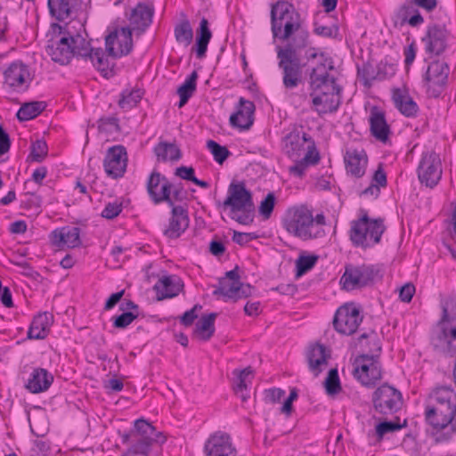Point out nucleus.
Segmentation results:
<instances>
[{
    "mask_svg": "<svg viewBox=\"0 0 456 456\" xmlns=\"http://www.w3.org/2000/svg\"><path fill=\"white\" fill-rule=\"evenodd\" d=\"M46 103L45 102H31L21 105L16 116L20 121H28L37 118L45 109Z\"/></svg>",
    "mask_w": 456,
    "mask_h": 456,
    "instance_id": "obj_45",
    "label": "nucleus"
},
{
    "mask_svg": "<svg viewBox=\"0 0 456 456\" xmlns=\"http://www.w3.org/2000/svg\"><path fill=\"white\" fill-rule=\"evenodd\" d=\"M143 96V91L137 88L129 90H123L120 94L118 100V106L124 110H131L140 102Z\"/></svg>",
    "mask_w": 456,
    "mask_h": 456,
    "instance_id": "obj_47",
    "label": "nucleus"
},
{
    "mask_svg": "<svg viewBox=\"0 0 456 456\" xmlns=\"http://www.w3.org/2000/svg\"><path fill=\"white\" fill-rule=\"evenodd\" d=\"M393 102L395 108L405 117L414 118L419 111V106L407 91L396 88L393 91Z\"/></svg>",
    "mask_w": 456,
    "mask_h": 456,
    "instance_id": "obj_34",
    "label": "nucleus"
},
{
    "mask_svg": "<svg viewBox=\"0 0 456 456\" xmlns=\"http://www.w3.org/2000/svg\"><path fill=\"white\" fill-rule=\"evenodd\" d=\"M175 40L185 46L191 45L193 39V30L188 20H183L177 23L174 29Z\"/></svg>",
    "mask_w": 456,
    "mask_h": 456,
    "instance_id": "obj_46",
    "label": "nucleus"
},
{
    "mask_svg": "<svg viewBox=\"0 0 456 456\" xmlns=\"http://www.w3.org/2000/svg\"><path fill=\"white\" fill-rule=\"evenodd\" d=\"M138 316V313L123 312L121 314L112 317L113 327L117 329H126L128 327Z\"/></svg>",
    "mask_w": 456,
    "mask_h": 456,
    "instance_id": "obj_59",
    "label": "nucleus"
},
{
    "mask_svg": "<svg viewBox=\"0 0 456 456\" xmlns=\"http://www.w3.org/2000/svg\"><path fill=\"white\" fill-rule=\"evenodd\" d=\"M393 21L395 27L409 25L411 28H419L425 20L419 8L411 0H408L395 11Z\"/></svg>",
    "mask_w": 456,
    "mask_h": 456,
    "instance_id": "obj_25",
    "label": "nucleus"
},
{
    "mask_svg": "<svg viewBox=\"0 0 456 456\" xmlns=\"http://www.w3.org/2000/svg\"><path fill=\"white\" fill-rule=\"evenodd\" d=\"M53 323V314L52 313H38L32 319L27 332V338L36 340L45 339L49 335Z\"/></svg>",
    "mask_w": 456,
    "mask_h": 456,
    "instance_id": "obj_31",
    "label": "nucleus"
},
{
    "mask_svg": "<svg viewBox=\"0 0 456 456\" xmlns=\"http://www.w3.org/2000/svg\"><path fill=\"white\" fill-rule=\"evenodd\" d=\"M418 177L422 184L434 188L442 177V163L440 157L435 151L422 153L418 169Z\"/></svg>",
    "mask_w": 456,
    "mask_h": 456,
    "instance_id": "obj_15",
    "label": "nucleus"
},
{
    "mask_svg": "<svg viewBox=\"0 0 456 456\" xmlns=\"http://www.w3.org/2000/svg\"><path fill=\"white\" fill-rule=\"evenodd\" d=\"M330 354L321 344L312 346L307 353V362L310 370L317 377L322 371V366L327 365Z\"/></svg>",
    "mask_w": 456,
    "mask_h": 456,
    "instance_id": "obj_36",
    "label": "nucleus"
},
{
    "mask_svg": "<svg viewBox=\"0 0 456 456\" xmlns=\"http://www.w3.org/2000/svg\"><path fill=\"white\" fill-rule=\"evenodd\" d=\"M326 393L330 395L338 394L341 390L340 380L337 369H330L324 380Z\"/></svg>",
    "mask_w": 456,
    "mask_h": 456,
    "instance_id": "obj_52",
    "label": "nucleus"
},
{
    "mask_svg": "<svg viewBox=\"0 0 456 456\" xmlns=\"http://www.w3.org/2000/svg\"><path fill=\"white\" fill-rule=\"evenodd\" d=\"M233 373L236 375L233 388L236 394H240L242 401H246L248 398V393L247 392V378L252 375L253 370L251 367H247L240 371L235 370Z\"/></svg>",
    "mask_w": 456,
    "mask_h": 456,
    "instance_id": "obj_48",
    "label": "nucleus"
},
{
    "mask_svg": "<svg viewBox=\"0 0 456 456\" xmlns=\"http://www.w3.org/2000/svg\"><path fill=\"white\" fill-rule=\"evenodd\" d=\"M322 66L325 67V63L320 62L317 67H314L309 70L310 96L322 94V92L342 94V87L338 85L337 79L333 76H330L327 71L321 74L318 73Z\"/></svg>",
    "mask_w": 456,
    "mask_h": 456,
    "instance_id": "obj_21",
    "label": "nucleus"
},
{
    "mask_svg": "<svg viewBox=\"0 0 456 456\" xmlns=\"http://www.w3.org/2000/svg\"><path fill=\"white\" fill-rule=\"evenodd\" d=\"M282 227L291 235L303 240L317 238L319 231H314L313 212L305 205L286 209L281 217Z\"/></svg>",
    "mask_w": 456,
    "mask_h": 456,
    "instance_id": "obj_7",
    "label": "nucleus"
},
{
    "mask_svg": "<svg viewBox=\"0 0 456 456\" xmlns=\"http://www.w3.org/2000/svg\"><path fill=\"white\" fill-rule=\"evenodd\" d=\"M255 104L243 97L240 98L236 111L230 116V124L241 130L248 129L254 123Z\"/></svg>",
    "mask_w": 456,
    "mask_h": 456,
    "instance_id": "obj_28",
    "label": "nucleus"
},
{
    "mask_svg": "<svg viewBox=\"0 0 456 456\" xmlns=\"http://www.w3.org/2000/svg\"><path fill=\"white\" fill-rule=\"evenodd\" d=\"M198 72L193 70L185 79V81L177 88L179 95L178 108L183 107L193 95L197 89Z\"/></svg>",
    "mask_w": 456,
    "mask_h": 456,
    "instance_id": "obj_43",
    "label": "nucleus"
},
{
    "mask_svg": "<svg viewBox=\"0 0 456 456\" xmlns=\"http://www.w3.org/2000/svg\"><path fill=\"white\" fill-rule=\"evenodd\" d=\"M318 260V255L310 254L306 251L300 252L295 262L296 277L299 278L310 272L316 265Z\"/></svg>",
    "mask_w": 456,
    "mask_h": 456,
    "instance_id": "obj_44",
    "label": "nucleus"
},
{
    "mask_svg": "<svg viewBox=\"0 0 456 456\" xmlns=\"http://www.w3.org/2000/svg\"><path fill=\"white\" fill-rule=\"evenodd\" d=\"M153 8L145 4L139 3L132 11L130 23L132 29L144 31L151 23Z\"/></svg>",
    "mask_w": 456,
    "mask_h": 456,
    "instance_id": "obj_37",
    "label": "nucleus"
},
{
    "mask_svg": "<svg viewBox=\"0 0 456 456\" xmlns=\"http://www.w3.org/2000/svg\"><path fill=\"white\" fill-rule=\"evenodd\" d=\"M387 417L383 418V420L375 427V432L379 441H381L386 434L400 430L407 425L406 420H404L403 424H400L397 421L387 420ZM380 419H382L381 416Z\"/></svg>",
    "mask_w": 456,
    "mask_h": 456,
    "instance_id": "obj_50",
    "label": "nucleus"
},
{
    "mask_svg": "<svg viewBox=\"0 0 456 456\" xmlns=\"http://www.w3.org/2000/svg\"><path fill=\"white\" fill-rule=\"evenodd\" d=\"M217 314L210 313L207 315H202L197 322L193 333L203 341H208L215 334V321Z\"/></svg>",
    "mask_w": 456,
    "mask_h": 456,
    "instance_id": "obj_42",
    "label": "nucleus"
},
{
    "mask_svg": "<svg viewBox=\"0 0 456 456\" xmlns=\"http://www.w3.org/2000/svg\"><path fill=\"white\" fill-rule=\"evenodd\" d=\"M53 381V376L43 368L35 369L26 384V388L33 394L46 391Z\"/></svg>",
    "mask_w": 456,
    "mask_h": 456,
    "instance_id": "obj_35",
    "label": "nucleus"
},
{
    "mask_svg": "<svg viewBox=\"0 0 456 456\" xmlns=\"http://www.w3.org/2000/svg\"><path fill=\"white\" fill-rule=\"evenodd\" d=\"M206 456H237V449L229 434L222 431L210 435L204 444Z\"/></svg>",
    "mask_w": 456,
    "mask_h": 456,
    "instance_id": "obj_23",
    "label": "nucleus"
},
{
    "mask_svg": "<svg viewBox=\"0 0 456 456\" xmlns=\"http://www.w3.org/2000/svg\"><path fill=\"white\" fill-rule=\"evenodd\" d=\"M378 276H380L379 269L376 265L348 264L339 282L344 289L350 291L371 285Z\"/></svg>",
    "mask_w": 456,
    "mask_h": 456,
    "instance_id": "obj_10",
    "label": "nucleus"
},
{
    "mask_svg": "<svg viewBox=\"0 0 456 456\" xmlns=\"http://www.w3.org/2000/svg\"><path fill=\"white\" fill-rule=\"evenodd\" d=\"M27 199L21 200L20 208L23 209H36L38 210L42 205V198L31 192H26Z\"/></svg>",
    "mask_w": 456,
    "mask_h": 456,
    "instance_id": "obj_61",
    "label": "nucleus"
},
{
    "mask_svg": "<svg viewBox=\"0 0 456 456\" xmlns=\"http://www.w3.org/2000/svg\"><path fill=\"white\" fill-rule=\"evenodd\" d=\"M105 47L114 59L128 55L133 50L132 29L122 27L110 32L105 38Z\"/></svg>",
    "mask_w": 456,
    "mask_h": 456,
    "instance_id": "obj_17",
    "label": "nucleus"
},
{
    "mask_svg": "<svg viewBox=\"0 0 456 456\" xmlns=\"http://www.w3.org/2000/svg\"><path fill=\"white\" fill-rule=\"evenodd\" d=\"M48 147L44 140H37L30 146L28 158L33 162H42L47 156Z\"/></svg>",
    "mask_w": 456,
    "mask_h": 456,
    "instance_id": "obj_53",
    "label": "nucleus"
},
{
    "mask_svg": "<svg viewBox=\"0 0 456 456\" xmlns=\"http://www.w3.org/2000/svg\"><path fill=\"white\" fill-rule=\"evenodd\" d=\"M127 167V152L123 145L110 147L104 157L103 167L107 175L118 179L124 175Z\"/></svg>",
    "mask_w": 456,
    "mask_h": 456,
    "instance_id": "obj_22",
    "label": "nucleus"
},
{
    "mask_svg": "<svg viewBox=\"0 0 456 456\" xmlns=\"http://www.w3.org/2000/svg\"><path fill=\"white\" fill-rule=\"evenodd\" d=\"M441 309L442 315L431 343L436 351L452 355L456 353V298L443 300Z\"/></svg>",
    "mask_w": 456,
    "mask_h": 456,
    "instance_id": "obj_5",
    "label": "nucleus"
},
{
    "mask_svg": "<svg viewBox=\"0 0 456 456\" xmlns=\"http://www.w3.org/2000/svg\"><path fill=\"white\" fill-rule=\"evenodd\" d=\"M171 189H170V200H171V205H168V207L173 208L176 207L175 202H183L188 200V192L183 188V185L179 183H171Z\"/></svg>",
    "mask_w": 456,
    "mask_h": 456,
    "instance_id": "obj_57",
    "label": "nucleus"
},
{
    "mask_svg": "<svg viewBox=\"0 0 456 456\" xmlns=\"http://www.w3.org/2000/svg\"><path fill=\"white\" fill-rule=\"evenodd\" d=\"M450 32L444 25L433 24L427 28L422 42L425 45V52L430 56H440L447 48V40Z\"/></svg>",
    "mask_w": 456,
    "mask_h": 456,
    "instance_id": "obj_20",
    "label": "nucleus"
},
{
    "mask_svg": "<svg viewBox=\"0 0 456 456\" xmlns=\"http://www.w3.org/2000/svg\"><path fill=\"white\" fill-rule=\"evenodd\" d=\"M153 151L158 161L160 162H175L183 157L182 151L175 142L161 141L154 147Z\"/></svg>",
    "mask_w": 456,
    "mask_h": 456,
    "instance_id": "obj_41",
    "label": "nucleus"
},
{
    "mask_svg": "<svg viewBox=\"0 0 456 456\" xmlns=\"http://www.w3.org/2000/svg\"><path fill=\"white\" fill-rule=\"evenodd\" d=\"M212 38V32L209 28L208 20L203 17L200 25L196 29L195 53L196 57L200 60L206 57L208 45Z\"/></svg>",
    "mask_w": 456,
    "mask_h": 456,
    "instance_id": "obj_38",
    "label": "nucleus"
},
{
    "mask_svg": "<svg viewBox=\"0 0 456 456\" xmlns=\"http://www.w3.org/2000/svg\"><path fill=\"white\" fill-rule=\"evenodd\" d=\"M81 4V0H47L50 16L61 22L77 17Z\"/></svg>",
    "mask_w": 456,
    "mask_h": 456,
    "instance_id": "obj_27",
    "label": "nucleus"
},
{
    "mask_svg": "<svg viewBox=\"0 0 456 456\" xmlns=\"http://www.w3.org/2000/svg\"><path fill=\"white\" fill-rule=\"evenodd\" d=\"M190 217L188 209L183 206L171 208L167 224L163 229V235L169 240H176L189 228Z\"/></svg>",
    "mask_w": 456,
    "mask_h": 456,
    "instance_id": "obj_24",
    "label": "nucleus"
},
{
    "mask_svg": "<svg viewBox=\"0 0 456 456\" xmlns=\"http://www.w3.org/2000/svg\"><path fill=\"white\" fill-rule=\"evenodd\" d=\"M357 344L360 346L362 354H377L378 357H380L382 345L375 330H370L369 332L361 334L357 338Z\"/></svg>",
    "mask_w": 456,
    "mask_h": 456,
    "instance_id": "obj_40",
    "label": "nucleus"
},
{
    "mask_svg": "<svg viewBox=\"0 0 456 456\" xmlns=\"http://www.w3.org/2000/svg\"><path fill=\"white\" fill-rule=\"evenodd\" d=\"M386 229L383 218H370L365 209H360L359 217L350 222L348 235L354 247L367 249L380 242Z\"/></svg>",
    "mask_w": 456,
    "mask_h": 456,
    "instance_id": "obj_6",
    "label": "nucleus"
},
{
    "mask_svg": "<svg viewBox=\"0 0 456 456\" xmlns=\"http://www.w3.org/2000/svg\"><path fill=\"white\" fill-rule=\"evenodd\" d=\"M98 129L106 133L119 131V119L117 117H102L98 120Z\"/></svg>",
    "mask_w": 456,
    "mask_h": 456,
    "instance_id": "obj_60",
    "label": "nucleus"
},
{
    "mask_svg": "<svg viewBox=\"0 0 456 456\" xmlns=\"http://www.w3.org/2000/svg\"><path fill=\"white\" fill-rule=\"evenodd\" d=\"M171 182L164 175L155 169L150 174L146 183V190L153 204L159 205L166 202L167 205H171Z\"/></svg>",
    "mask_w": 456,
    "mask_h": 456,
    "instance_id": "obj_19",
    "label": "nucleus"
},
{
    "mask_svg": "<svg viewBox=\"0 0 456 456\" xmlns=\"http://www.w3.org/2000/svg\"><path fill=\"white\" fill-rule=\"evenodd\" d=\"M123 202L120 200H115L114 201L108 202L102 211L101 216L108 220H112L122 212Z\"/></svg>",
    "mask_w": 456,
    "mask_h": 456,
    "instance_id": "obj_56",
    "label": "nucleus"
},
{
    "mask_svg": "<svg viewBox=\"0 0 456 456\" xmlns=\"http://www.w3.org/2000/svg\"><path fill=\"white\" fill-rule=\"evenodd\" d=\"M370 131L371 135L381 142H387L391 134L390 126L386 119L385 111L378 106H372L369 116Z\"/></svg>",
    "mask_w": 456,
    "mask_h": 456,
    "instance_id": "obj_29",
    "label": "nucleus"
},
{
    "mask_svg": "<svg viewBox=\"0 0 456 456\" xmlns=\"http://www.w3.org/2000/svg\"><path fill=\"white\" fill-rule=\"evenodd\" d=\"M240 289V281H232L229 279H220L219 287L213 292L214 296H223L224 297L234 299Z\"/></svg>",
    "mask_w": 456,
    "mask_h": 456,
    "instance_id": "obj_49",
    "label": "nucleus"
},
{
    "mask_svg": "<svg viewBox=\"0 0 456 456\" xmlns=\"http://www.w3.org/2000/svg\"><path fill=\"white\" fill-rule=\"evenodd\" d=\"M85 49L86 54L82 56L81 59L86 61H90L103 77L110 78L117 74L115 59L109 55L106 50L104 51L102 48H93L88 40H86Z\"/></svg>",
    "mask_w": 456,
    "mask_h": 456,
    "instance_id": "obj_18",
    "label": "nucleus"
},
{
    "mask_svg": "<svg viewBox=\"0 0 456 456\" xmlns=\"http://www.w3.org/2000/svg\"><path fill=\"white\" fill-rule=\"evenodd\" d=\"M207 148L213 155L214 159L220 165L231 155L230 151L225 146H222L214 140H208L207 142Z\"/></svg>",
    "mask_w": 456,
    "mask_h": 456,
    "instance_id": "obj_51",
    "label": "nucleus"
},
{
    "mask_svg": "<svg viewBox=\"0 0 456 456\" xmlns=\"http://www.w3.org/2000/svg\"><path fill=\"white\" fill-rule=\"evenodd\" d=\"M53 246L61 248H75L81 245L80 228L77 226H63L53 230L49 235Z\"/></svg>",
    "mask_w": 456,
    "mask_h": 456,
    "instance_id": "obj_26",
    "label": "nucleus"
},
{
    "mask_svg": "<svg viewBox=\"0 0 456 456\" xmlns=\"http://www.w3.org/2000/svg\"><path fill=\"white\" fill-rule=\"evenodd\" d=\"M354 378L366 387H373L382 379V366L377 354H361L354 362Z\"/></svg>",
    "mask_w": 456,
    "mask_h": 456,
    "instance_id": "obj_11",
    "label": "nucleus"
},
{
    "mask_svg": "<svg viewBox=\"0 0 456 456\" xmlns=\"http://www.w3.org/2000/svg\"><path fill=\"white\" fill-rule=\"evenodd\" d=\"M377 80L382 81L391 78L396 71V67L393 63L387 62L386 60L381 61L377 66Z\"/></svg>",
    "mask_w": 456,
    "mask_h": 456,
    "instance_id": "obj_58",
    "label": "nucleus"
},
{
    "mask_svg": "<svg viewBox=\"0 0 456 456\" xmlns=\"http://www.w3.org/2000/svg\"><path fill=\"white\" fill-rule=\"evenodd\" d=\"M32 79L28 65L20 61L12 62L4 71V86L13 93L26 92Z\"/></svg>",
    "mask_w": 456,
    "mask_h": 456,
    "instance_id": "obj_14",
    "label": "nucleus"
},
{
    "mask_svg": "<svg viewBox=\"0 0 456 456\" xmlns=\"http://www.w3.org/2000/svg\"><path fill=\"white\" fill-rule=\"evenodd\" d=\"M276 202V197L273 192H269L265 199L260 202L258 208L259 214L265 220L271 217Z\"/></svg>",
    "mask_w": 456,
    "mask_h": 456,
    "instance_id": "obj_55",
    "label": "nucleus"
},
{
    "mask_svg": "<svg viewBox=\"0 0 456 456\" xmlns=\"http://www.w3.org/2000/svg\"><path fill=\"white\" fill-rule=\"evenodd\" d=\"M357 69L364 86L370 87L372 82L377 80V69L371 63H364L362 68L358 67Z\"/></svg>",
    "mask_w": 456,
    "mask_h": 456,
    "instance_id": "obj_54",
    "label": "nucleus"
},
{
    "mask_svg": "<svg viewBox=\"0 0 456 456\" xmlns=\"http://www.w3.org/2000/svg\"><path fill=\"white\" fill-rule=\"evenodd\" d=\"M54 30H59V38L52 40V44L47 45L46 52L54 62L65 65L69 63L73 57L81 58L85 56V45L86 38L83 33L87 36L82 24H79V31H72L69 24H53Z\"/></svg>",
    "mask_w": 456,
    "mask_h": 456,
    "instance_id": "obj_4",
    "label": "nucleus"
},
{
    "mask_svg": "<svg viewBox=\"0 0 456 456\" xmlns=\"http://www.w3.org/2000/svg\"><path fill=\"white\" fill-rule=\"evenodd\" d=\"M273 37L286 45L277 47L278 68L281 71L285 89L297 88L303 81V69L307 62L325 53L312 45L310 34L304 28V20L290 1H275L270 4Z\"/></svg>",
    "mask_w": 456,
    "mask_h": 456,
    "instance_id": "obj_1",
    "label": "nucleus"
},
{
    "mask_svg": "<svg viewBox=\"0 0 456 456\" xmlns=\"http://www.w3.org/2000/svg\"><path fill=\"white\" fill-rule=\"evenodd\" d=\"M424 421L434 433L450 428L456 433V392L450 386H437L426 401Z\"/></svg>",
    "mask_w": 456,
    "mask_h": 456,
    "instance_id": "obj_2",
    "label": "nucleus"
},
{
    "mask_svg": "<svg viewBox=\"0 0 456 456\" xmlns=\"http://www.w3.org/2000/svg\"><path fill=\"white\" fill-rule=\"evenodd\" d=\"M344 162L346 173L352 176L361 178L365 175L368 157L364 150H347L344 155Z\"/></svg>",
    "mask_w": 456,
    "mask_h": 456,
    "instance_id": "obj_30",
    "label": "nucleus"
},
{
    "mask_svg": "<svg viewBox=\"0 0 456 456\" xmlns=\"http://www.w3.org/2000/svg\"><path fill=\"white\" fill-rule=\"evenodd\" d=\"M362 319L363 316L355 305L353 303L345 304L337 310L333 319V326L338 333L349 336L357 330Z\"/></svg>",
    "mask_w": 456,
    "mask_h": 456,
    "instance_id": "obj_16",
    "label": "nucleus"
},
{
    "mask_svg": "<svg viewBox=\"0 0 456 456\" xmlns=\"http://www.w3.org/2000/svg\"><path fill=\"white\" fill-rule=\"evenodd\" d=\"M285 395V391L281 388L273 387L265 389L264 392V401L265 403H276Z\"/></svg>",
    "mask_w": 456,
    "mask_h": 456,
    "instance_id": "obj_63",
    "label": "nucleus"
},
{
    "mask_svg": "<svg viewBox=\"0 0 456 456\" xmlns=\"http://www.w3.org/2000/svg\"><path fill=\"white\" fill-rule=\"evenodd\" d=\"M118 433L123 444H130L120 456H150L155 446L161 447L167 442V436L144 418L135 419L129 432Z\"/></svg>",
    "mask_w": 456,
    "mask_h": 456,
    "instance_id": "obj_3",
    "label": "nucleus"
},
{
    "mask_svg": "<svg viewBox=\"0 0 456 456\" xmlns=\"http://www.w3.org/2000/svg\"><path fill=\"white\" fill-rule=\"evenodd\" d=\"M183 288V282L177 275H164L153 286L158 300L176 297Z\"/></svg>",
    "mask_w": 456,
    "mask_h": 456,
    "instance_id": "obj_32",
    "label": "nucleus"
},
{
    "mask_svg": "<svg viewBox=\"0 0 456 456\" xmlns=\"http://www.w3.org/2000/svg\"><path fill=\"white\" fill-rule=\"evenodd\" d=\"M312 97V103L320 116L336 112L342 103V94L322 92Z\"/></svg>",
    "mask_w": 456,
    "mask_h": 456,
    "instance_id": "obj_33",
    "label": "nucleus"
},
{
    "mask_svg": "<svg viewBox=\"0 0 456 456\" xmlns=\"http://www.w3.org/2000/svg\"><path fill=\"white\" fill-rule=\"evenodd\" d=\"M281 143L284 153L293 159L300 157L305 151L309 150L312 143L315 142L302 126L293 125L284 131Z\"/></svg>",
    "mask_w": 456,
    "mask_h": 456,
    "instance_id": "obj_12",
    "label": "nucleus"
},
{
    "mask_svg": "<svg viewBox=\"0 0 456 456\" xmlns=\"http://www.w3.org/2000/svg\"><path fill=\"white\" fill-rule=\"evenodd\" d=\"M314 32L320 37L334 38L338 34V27L336 25L324 26L314 23Z\"/></svg>",
    "mask_w": 456,
    "mask_h": 456,
    "instance_id": "obj_62",
    "label": "nucleus"
},
{
    "mask_svg": "<svg viewBox=\"0 0 456 456\" xmlns=\"http://www.w3.org/2000/svg\"><path fill=\"white\" fill-rule=\"evenodd\" d=\"M371 403L374 412L386 418L397 413L402 409L403 394L396 387L384 383L372 393Z\"/></svg>",
    "mask_w": 456,
    "mask_h": 456,
    "instance_id": "obj_9",
    "label": "nucleus"
},
{
    "mask_svg": "<svg viewBox=\"0 0 456 456\" xmlns=\"http://www.w3.org/2000/svg\"><path fill=\"white\" fill-rule=\"evenodd\" d=\"M449 74L450 67L444 61L436 60L428 64L424 75L428 97L438 98L443 94Z\"/></svg>",
    "mask_w": 456,
    "mask_h": 456,
    "instance_id": "obj_13",
    "label": "nucleus"
},
{
    "mask_svg": "<svg viewBox=\"0 0 456 456\" xmlns=\"http://www.w3.org/2000/svg\"><path fill=\"white\" fill-rule=\"evenodd\" d=\"M223 207L224 209L230 208L232 212H242L235 218L239 224L248 225L254 221L255 206L252 193L243 182L230 183L228 196L223 202Z\"/></svg>",
    "mask_w": 456,
    "mask_h": 456,
    "instance_id": "obj_8",
    "label": "nucleus"
},
{
    "mask_svg": "<svg viewBox=\"0 0 456 456\" xmlns=\"http://www.w3.org/2000/svg\"><path fill=\"white\" fill-rule=\"evenodd\" d=\"M320 153L315 143H312L303 159L296 161L295 165L289 167V173L297 177H302L309 166H314L320 161Z\"/></svg>",
    "mask_w": 456,
    "mask_h": 456,
    "instance_id": "obj_39",
    "label": "nucleus"
},
{
    "mask_svg": "<svg viewBox=\"0 0 456 456\" xmlns=\"http://www.w3.org/2000/svg\"><path fill=\"white\" fill-rule=\"evenodd\" d=\"M50 450L48 441L36 440L32 449L33 456H50Z\"/></svg>",
    "mask_w": 456,
    "mask_h": 456,
    "instance_id": "obj_64",
    "label": "nucleus"
}]
</instances>
